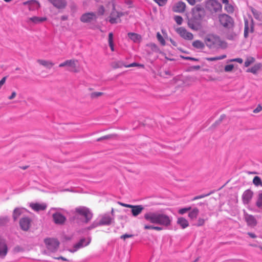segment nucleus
<instances>
[{
  "label": "nucleus",
  "mask_w": 262,
  "mask_h": 262,
  "mask_svg": "<svg viewBox=\"0 0 262 262\" xmlns=\"http://www.w3.org/2000/svg\"><path fill=\"white\" fill-rule=\"evenodd\" d=\"M145 220L150 223L168 227L171 225L172 217L162 211L148 212L144 215Z\"/></svg>",
  "instance_id": "obj_1"
},
{
  "label": "nucleus",
  "mask_w": 262,
  "mask_h": 262,
  "mask_svg": "<svg viewBox=\"0 0 262 262\" xmlns=\"http://www.w3.org/2000/svg\"><path fill=\"white\" fill-rule=\"evenodd\" d=\"M192 17L188 20V25L191 29L198 31L201 28V21L205 15L204 9L197 5L192 9Z\"/></svg>",
  "instance_id": "obj_2"
},
{
  "label": "nucleus",
  "mask_w": 262,
  "mask_h": 262,
  "mask_svg": "<svg viewBox=\"0 0 262 262\" xmlns=\"http://www.w3.org/2000/svg\"><path fill=\"white\" fill-rule=\"evenodd\" d=\"M205 42L210 48H219L222 47L224 43L219 36L213 35H208L205 38Z\"/></svg>",
  "instance_id": "obj_3"
},
{
  "label": "nucleus",
  "mask_w": 262,
  "mask_h": 262,
  "mask_svg": "<svg viewBox=\"0 0 262 262\" xmlns=\"http://www.w3.org/2000/svg\"><path fill=\"white\" fill-rule=\"evenodd\" d=\"M75 212L81 216L84 217V222H89L92 218L93 214L90 210L84 206H79L75 208Z\"/></svg>",
  "instance_id": "obj_4"
},
{
  "label": "nucleus",
  "mask_w": 262,
  "mask_h": 262,
  "mask_svg": "<svg viewBox=\"0 0 262 262\" xmlns=\"http://www.w3.org/2000/svg\"><path fill=\"white\" fill-rule=\"evenodd\" d=\"M207 9L211 13L221 12L222 5L216 0H210L206 4Z\"/></svg>",
  "instance_id": "obj_5"
},
{
  "label": "nucleus",
  "mask_w": 262,
  "mask_h": 262,
  "mask_svg": "<svg viewBox=\"0 0 262 262\" xmlns=\"http://www.w3.org/2000/svg\"><path fill=\"white\" fill-rule=\"evenodd\" d=\"M45 243L47 249L52 252H56L59 245V242L55 238H46L45 239Z\"/></svg>",
  "instance_id": "obj_6"
},
{
  "label": "nucleus",
  "mask_w": 262,
  "mask_h": 262,
  "mask_svg": "<svg viewBox=\"0 0 262 262\" xmlns=\"http://www.w3.org/2000/svg\"><path fill=\"white\" fill-rule=\"evenodd\" d=\"M220 24L225 28H230L232 26V18L228 15L222 14L219 16Z\"/></svg>",
  "instance_id": "obj_7"
},
{
  "label": "nucleus",
  "mask_w": 262,
  "mask_h": 262,
  "mask_svg": "<svg viewBox=\"0 0 262 262\" xmlns=\"http://www.w3.org/2000/svg\"><path fill=\"white\" fill-rule=\"evenodd\" d=\"M78 63V60L76 59H70L67 60L63 62H62L59 64V67L62 68L66 66L70 67L71 69L69 71L73 72H78V70L76 69V64Z\"/></svg>",
  "instance_id": "obj_8"
},
{
  "label": "nucleus",
  "mask_w": 262,
  "mask_h": 262,
  "mask_svg": "<svg viewBox=\"0 0 262 262\" xmlns=\"http://www.w3.org/2000/svg\"><path fill=\"white\" fill-rule=\"evenodd\" d=\"M90 242L91 239L89 238L87 239L82 238L79 241V242L74 245L72 249H69V251L74 253L79 249L88 246L90 243Z\"/></svg>",
  "instance_id": "obj_9"
},
{
  "label": "nucleus",
  "mask_w": 262,
  "mask_h": 262,
  "mask_svg": "<svg viewBox=\"0 0 262 262\" xmlns=\"http://www.w3.org/2000/svg\"><path fill=\"white\" fill-rule=\"evenodd\" d=\"M176 32L181 37L186 40H192L193 38V34L188 32L186 29L183 27H179L176 29Z\"/></svg>",
  "instance_id": "obj_10"
},
{
  "label": "nucleus",
  "mask_w": 262,
  "mask_h": 262,
  "mask_svg": "<svg viewBox=\"0 0 262 262\" xmlns=\"http://www.w3.org/2000/svg\"><path fill=\"white\" fill-rule=\"evenodd\" d=\"M244 219L246 222L247 225L249 227H254L257 225V221L253 215L249 214L248 213L245 212Z\"/></svg>",
  "instance_id": "obj_11"
},
{
  "label": "nucleus",
  "mask_w": 262,
  "mask_h": 262,
  "mask_svg": "<svg viewBox=\"0 0 262 262\" xmlns=\"http://www.w3.org/2000/svg\"><path fill=\"white\" fill-rule=\"evenodd\" d=\"M121 15L119 12L115 10V5L113 4V9L108 18L109 22L112 24L117 23Z\"/></svg>",
  "instance_id": "obj_12"
},
{
  "label": "nucleus",
  "mask_w": 262,
  "mask_h": 262,
  "mask_svg": "<svg viewBox=\"0 0 262 262\" xmlns=\"http://www.w3.org/2000/svg\"><path fill=\"white\" fill-rule=\"evenodd\" d=\"M96 19L95 13L89 12L83 14L80 17V20L83 23H90Z\"/></svg>",
  "instance_id": "obj_13"
},
{
  "label": "nucleus",
  "mask_w": 262,
  "mask_h": 262,
  "mask_svg": "<svg viewBox=\"0 0 262 262\" xmlns=\"http://www.w3.org/2000/svg\"><path fill=\"white\" fill-rule=\"evenodd\" d=\"M8 252V248L5 241L2 239H0V258H4Z\"/></svg>",
  "instance_id": "obj_14"
},
{
  "label": "nucleus",
  "mask_w": 262,
  "mask_h": 262,
  "mask_svg": "<svg viewBox=\"0 0 262 262\" xmlns=\"http://www.w3.org/2000/svg\"><path fill=\"white\" fill-rule=\"evenodd\" d=\"M253 194V192L250 189H247L244 192L242 195V200L244 204L249 203L252 199Z\"/></svg>",
  "instance_id": "obj_15"
},
{
  "label": "nucleus",
  "mask_w": 262,
  "mask_h": 262,
  "mask_svg": "<svg viewBox=\"0 0 262 262\" xmlns=\"http://www.w3.org/2000/svg\"><path fill=\"white\" fill-rule=\"evenodd\" d=\"M186 4L183 2H179L176 3L172 7L173 12L178 13H183L185 11Z\"/></svg>",
  "instance_id": "obj_16"
},
{
  "label": "nucleus",
  "mask_w": 262,
  "mask_h": 262,
  "mask_svg": "<svg viewBox=\"0 0 262 262\" xmlns=\"http://www.w3.org/2000/svg\"><path fill=\"white\" fill-rule=\"evenodd\" d=\"M53 219L56 224H62L66 220V217L58 212H55L53 214Z\"/></svg>",
  "instance_id": "obj_17"
},
{
  "label": "nucleus",
  "mask_w": 262,
  "mask_h": 262,
  "mask_svg": "<svg viewBox=\"0 0 262 262\" xmlns=\"http://www.w3.org/2000/svg\"><path fill=\"white\" fill-rule=\"evenodd\" d=\"M30 219L29 217H26L21 219L19 225L21 229L24 231L28 230L30 227Z\"/></svg>",
  "instance_id": "obj_18"
},
{
  "label": "nucleus",
  "mask_w": 262,
  "mask_h": 262,
  "mask_svg": "<svg viewBox=\"0 0 262 262\" xmlns=\"http://www.w3.org/2000/svg\"><path fill=\"white\" fill-rule=\"evenodd\" d=\"M129 208H132V213L133 216H137L139 214H140L143 210L144 209V207L142 205H131L128 206Z\"/></svg>",
  "instance_id": "obj_19"
},
{
  "label": "nucleus",
  "mask_w": 262,
  "mask_h": 262,
  "mask_svg": "<svg viewBox=\"0 0 262 262\" xmlns=\"http://www.w3.org/2000/svg\"><path fill=\"white\" fill-rule=\"evenodd\" d=\"M113 219L109 214H105L102 215L101 219L99 222L100 225H109L111 224Z\"/></svg>",
  "instance_id": "obj_20"
},
{
  "label": "nucleus",
  "mask_w": 262,
  "mask_h": 262,
  "mask_svg": "<svg viewBox=\"0 0 262 262\" xmlns=\"http://www.w3.org/2000/svg\"><path fill=\"white\" fill-rule=\"evenodd\" d=\"M49 1L55 7L58 9L64 8L67 5L66 0H49Z\"/></svg>",
  "instance_id": "obj_21"
},
{
  "label": "nucleus",
  "mask_w": 262,
  "mask_h": 262,
  "mask_svg": "<svg viewBox=\"0 0 262 262\" xmlns=\"http://www.w3.org/2000/svg\"><path fill=\"white\" fill-rule=\"evenodd\" d=\"M30 206L34 211H35L44 210L47 208V205L45 203H31L30 204Z\"/></svg>",
  "instance_id": "obj_22"
},
{
  "label": "nucleus",
  "mask_w": 262,
  "mask_h": 262,
  "mask_svg": "<svg viewBox=\"0 0 262 262\" xmlns=\"http://www.w3.org/2000/svg\"><path fill=\"white\" fill-rule=\"evenodd\" d=\"M24 5H28L29 9L30 10H34L38 9L39 7V4L36 1H30L23 3Z\"/></svg>",
  "instance_id": "obj_23"
},
{
  "label": "nucleus",
  "mask_w": 262,
  "mask_h": 262,
  "mask_svg": "<svg viewBox=\"0 0 262 262\" xmlns=\"http://www.w3.org/2000/svg\"><path fill=\"white\" fill-rule=\"evenodd\" d=\"M255 206L258 209L259 211L262 212V190L258 192Z\"/></svg>",
  "instance_id": "obj_24"
},
{
  "label": "nucleus",
  "mask_w": 262,
  "mask_h": 262,
  "mask_svg": "<svg viewBox=\"0 0 262 262\" xmlns=\"http://www.w3.org/2000/svg\"><path fill=\"white\" fill-rule=\"evenodd\" d=\"M222 2L225 4V10L228 13H233L234 9L233 5L230 3L229 0H221Z\"/></svg>",
  "instance_id": "obj_25"
},
{
  "label": "nucleus",
  "mask_w": 262,
  "mask_h": 262,
  "mask_svg": "<svg viewBox=\"0 0 262 262\" xmlns=\"http://www.w3.org/2000/svg\"><path fill=\"white\" fill-rule=\"evenodd\" d=\"M46 20L47 18L45 17L33 16L29 18L28 23L31 21L35 24H38L45 21Z\"/></svg>",
  "instance_id": "obj_26"
},
{
  "label": "nucleus",
  "mask_w": 262,
  "mask_h": 262,
  "mask_svg": "<svg viewBox=\"0 0 262 262\" xmlns=\"http://www.w3.org/2000/svg\"><path fill=\"white\" fill-rule=\"evenodd\" d=\"M38 63H39L40 64L44 66L45 67L50 69L54 65V63H53L51 61L49 60H42V59H38L37 60Z\"/></svg>",
  "instance_id": "obj_27"
},
{
  "label": "nucleus",
  "mask_w": 262,
  "mask_h": 262,
  "mask_svg": "<svg viewBox=\"0 0 262 262\" xmlns=\"http://www.w3.org/2000/svg\"><path fill=\"white\" fill-rule=\"evenodd\" d=\"M177 223L183 229H185L189 226L188 221L184 217H179L178 219Z\"/></svg>",
  "instance_id": "obj_28"
},
{
  "label": "nucleus",
  "mask_w": 262,
  "mask_h": 262,
  "mask_svg": "<svg viewBox=\"0 0 262 262\" xmlns=\"http://www.w3.org/2000/svg\"><path fill=\"white\" fill-rule=\"evenodd\" d=\"M199 210L197 208L192 209L188 214V216L191 220L195 219L198 215Z\"/></svg>",
  "instance_id": "obj_29"
},
{
  "label": "nucleus",
  "mask_w": 262,
  "mask_h": 262,
  "mask_svg": "<svg viewBox=\"0 0 262 262\" xmlns=\"http://www.w3.org/2000/svg\"><path fill=\"white\" fill-rule=\"evenodd\" d=\"M262 65L261 63H257L251 68L247 70V72H251L253 74H256L258 70L261 68Z\"/></svg>",
  "instance_id": "obj_30"
},
{
  "label": "nucleus",
  "mask_w": 262,
  "mask_h": 262,
  "mask_svg": "<svg viewBox=\"0 0 262 262\" xmlns=\"http://www.w3.org/2000/svg\"><path fill=\"white\" fill-rule=\"evenodd\" d=\"M128 36L135 42L139 41L141 39V36L135 33H128Z\"/></svg>",
  "instance_id": "obj_31"
},
{
  "label": "nucleus",
  "mask_w": 262,
  "mask_h": 262,
  "mask_svg": "<svg viewBox=\"0 0 262 262\" xmlns=\"http://www.w3.org/2000/svg\"><path fill=\"white\" fill-rule=\"evenodd\" d=\"M108 45L111 48L112 51H115L114 48V44L113 41V33L112 32H110L108 34Z\"/></svg>",
  "instance_id": "obj_32"
},
{
  "label": "nucleus",
  "mask_w": 262,
  "mask_h": 262,
  "mask_svg": "<svg viewBox=\"0 0 262 262\" xmlns=\"http://www.w3.org/2000/svg\"><path fill=\"white\" fill-rule=\"evenodd\" d=\"M250 31L252 32L253 28H252V27H251V28H249L248 20H245V28H244V36L245 37H247L249 32Z\"/></svg>",
  "instance_id": "obj_33"
},
{
  "label": "nucleus",
  "mask_w": 262,
  "mask_h": 262,
  "mask_svg": "<svg viewBox=\"0 0 262 262\" xmlns=\"http://www.w3.org/2000/svg\"><path fill=\"white\" fill-rule=\"evenodd\" d=\"M253 183L256 187H262V181L260 177L255 176L253 179Z\"/></svg>",
  "instance_id": "obj_34"
},
{
  "label": "nucleus",
  "mask_w": 262,
  "mask_h": 262,
  "mask_svg": "<svg viewBox=\"0 0 262 262\" xmlns=\"http://www.w3.org/2000/svg\"><path fill=\"white\" fill-rule=\"evenodd\" d=\"M192 46L194 48L198 49H202L204 47L203 42L199 40L194 41L192 43Z\"/></svg>",
  "instance_id": "obj_35"
},
{
  "label": "nucleus",
  "mask_w": 262,
  "mask_h": 262,
  "mask_svg": "<svg viewBox=\"0 0 262 262\" xmlns=\"http://www.w3.org/2000/svg\"><path fill=\"white\" fill-rule=\"evenodd\" d=\"M21 213V209L16 208L13 211V217L15 221H16L19 216Z\"/></svg>",
  "instance_id": "obj_36"
},
{
  "label": "nucleus",
  "mask_w": 262,
  "mask_h": 262,
  "mask_svg": "<svg viewBox=\"0 0 262 262\" xmlns=\"http://www.w3.org/2000/svg\"><path fill=\"white\" fill-rule=\"evenodd\" d=\"M124 66H126V64H124L122 61H118L112 63L113 67L115 69L120 68L124 67Z\"/></svg>",
  "instance_id": "obj_37"
},
{
  "label": "nucleus",
  "mask_w": 262,
  "mask_h": 262,
  "mask_svg": "<svg viewBox=\"0 0 262 262\" xmlns=\"http://www.w3.org/2000/svg\"><path fill=\"white\" fill-rule=\"evenodd\" d=\"M254 61H255L254 58H253L252 57H248L245 62V63H244L245 66L246 67H249L251 64L253 63L254 62Z\"/></svg>",
  "instance_id": "obj_38"
},
{
  "label": "nucleus",
  "mask_w": 262,
  "mask_h": 262,
  "mask_svg": "<svg viewBox=\"0 0 262 262\" xmlns=\"http://www.w3.org/2000/svg\"><path fill=\"white\" fill-rule=\"evenodd\" d=\"M252 13L253 14L254 18L257 20H260V17H261V13L257 10L254 9L252 10Z\"/></svg>",
  "instance_id": "obj_39"
},
{
  "label": "nucleus",
  "mask_w": 262,
  "mask_h": 262,
  "mask_svg": "<svg viewBox=\"0 0 262 262\" xmlns=\"http://www.w3.org/2000/svg\"><path fill=\"white\" fill-rule=\"evenodd\" d=\"M157 37L158 40L161 43V44L162 45L164 46L165 45V41L164 39L163 38V37H162V36L161 35V34L159 32L157 33Z\"/></svg>",
  "instance_id": "obj_40"
},
{
  "label": "nucleus",
  "mask_w": 262,
  "mask_h": 262,
  "mask_svg": "<svg viewBox=\"0 0 262 262\" xmlns=\"http://www.w3.org/2000/svg\"><path fill=\"white\" fill-rule=\"evenodd\" d=\"M9 221L8 217H0V226L5 225Z\"/></svg>",
  "instance_id": "obj_41"
},
{
  "label": "nucleus",
  "mask_w": 262,
  "mask_h": 262,
  "mask_svg": "<svg viewBox=\"0 0 262 262\" xmlns=\"http://www.w3.org/2000/svg\"><path fill=\"white\" fill-rule=\"evenodd\" d=\"M174 19L178 25H180L182 24L183 21V18L181 16L177 15L174 17Z\"/></svg>",
  "instance_id": "obj_42"
},
{
  "label": "nucleus",
  "mask_w": 262,
  "mask_h": 262,
  "mask_svg": "<svg viewBox=\"0 0 262 262\" xmlns=\"http://www.w3.org/2000/svg\"><path fill=\"white\" fill-rule=\"evenodd\" d=\"M156 3H157L160 6H164L167 0H154Z\"/></svg>",
  "instance_id": "obj_43"
},
{
  "label": "nucleus",
  "mask_w": 262,
  "mask_h": 262,
  "mask_svg": "<svg viewBox=\"0 0 262 262\" xmlns=\"http://www.w3.org/2000/svg\"><path fill=\"white\" fill-rule=\"evenodd\" d=\"M191 209V207H187V208H183L182 209H180L179 210V213L181 214H183L187 212L188 211L190 210Z\"/></svg>",
  "instance_id": "obj_44"
},
{
  "label": "nucleus",
  "mask_w": 262,
  "mask_h": 262,
  "mask_svg": "<svg viewBox=\"0 0 262 262\" xmlns=\"http://www.w3.org/2000/svg\"><path fill=\"white\" fill-rule=\"evenodd\" d=\"M98 226H100V225L99 224V222H94L93 223V224L90 227H88V229L91 230L92 229L96 228V227H97Z\"/></svg>",
  "instance_id": "obj_45"
},
{
  "label": "nucleus",
  "mask_w": 262,
  "mask_h": 262,
  "mask_svg": "<svg viewBox=\"0 0 262 262\" xmlns=\"http://www.w3.org/2000/svg\"><path fill=\"white\" fill-rule=\"evenodd\" d=\"M233 64H228L225 67L224 70L226 72H230L233 70Z\"/></svg>",
  "instance_id": "obj_46"
},
{
  "label": "nucleus",
  "mask_w": 262,
  "mask_h": 262,
  "mask_svg": "<svg viewBox=\"0 0 262 262\" xmlns=\"http://www.w3.org/2000/svg\"><path fill=\"white\" fill-rule=\"evenodd\" d=\"M205 223V220L202 218H199L198 220V223L195 225L197 226H202Z\"/></svg>",
  "instance_id": "obj_47"
},
{
  "label": "nucleus",
  "mask_w": 262,
  "mask_h": 262,
  "mask_svg": "<svg viewBox=\"0 0 262 262\" xmlns=\"http://www.w3.org/2000/svg\"><path fill=\"white\" fill-rule=\"evenodd\" d=\"M105 9L103 6H101L99 8L98 12L100 15H103L104 13Z\"/></svg>",
  "instance_id": "obj_48"
},
{
  "label": "nucleus",
  "mask_w": 262,
  "mask_h": 262,
  "mask_svg": "<svg viewBox=\"0 0 262 262\" xmlns=\"http://www.w3.org/2000/svg\"><path fill=\"white\" fill-rule=\"evenodd\" d=\"M209 195V194H203V195H198V196H195L193 199L192 200H199V199H202L203 198H205L207 196H208Z\"/></svg>",
  "instance_id": "obj_49"
},
{
  "label": "nucleus",
  "mask_w": 262,
  "mask_h": 262,
  "mask_svg": "<svg viewBox=\"0 0 262 262\" xmlns=\"http://www.w3.org/2000/svg\"><path fill=\"white\" fill-rule=\"evenodd\" d=\"M230 61L232 62H234V61L237 62L239 63H242L243 62V59L241 58H234V59H231Z\"/></svg>",
  "instance_id": "obj_50"
},
{
  "label": "nucleus",
  "mask_w": 262,
  "mask_h": 262,
  "mask_svg": "<svg viewBox=\"0 0 262 262\" xmlns=\"http://www.w3.org/2000/svg\"><path fill=\"white\" fill-rule=\"evenodd\" d=\"M133 236V234H123L122 236H121L120 238L121 239H126L127 238L132 237Z\"/></svg>",
  "instance_id": "obj_51"
},
{
  "label": "nucleus",
  "mask_w": 262,
  "mask_h": 262,
  "mask_svg": "<svg viewBox=\"0 0 262 262\" xmlns=\"http://www.w3.org/2000/svg\"><path fill=\"white\" fill-rule=\"evenodd\" d=\"M187 2L191 5L193 6L195 5L196 2H200L202 0H186Z\"/></svg>",
  "instance_id": "obj_52"
},
{
  "label": "nucleus",
  "mask_w": 262,
  "mask_h": 262,
  "mask_svg": "<svg viewBox=\"0 0 262 262\" xmlns=\"http://www.w3.org/2000/svg\"><path fill=\"white\" fill-rule=\"evenodd\" d=\"M138 65H139V63H136V62H133L129 64L124 66V67H126V68L134 67H137V66H138Z\"/></svg>",
  "instance_id": "obj_53"
},
{
  "label": "nucleus",
  "mask_w": 262,
  "mask_h": 262,
  "mask_svg": "<svg viewBox=\"0 0 262 262\" xmlns=\"http://www.w3.org/2000/svg\"><path fill=\"white\" fill-rule=\"evenodd\" d=\"M206 59H207V60L209 61H213L218 60H219V58L217 56H216V57H214L207 58Z\"/></svg>",
  "instance_id": "obj_54"
},
{
  "label": "nucleus",
  "mask_w": 262,
  "mask_h": 262,
  "mask_svg": "<svg viewBox=\"0 0 262 262\" xmlns=\"http://www.w3.org/2000/svg\"><path fill=\"white\" fill-rule=\"evenodd\" d=\"M262 110V107L260 105L257 106V107L253 110V113H257Z\"/></svg>",
  "instance_id": "obj_55"
},
{
  "label": "nucleus",
  "mask_w": 262,
  "mask_h": 262,
  "mask_svg": "<svg viewBox=\"0 0 262 262\" xmlns=\"http://www.w3.org/2000/svg\"><path fill=\"white\" fill-rule=\"evenodd\" d=\"M6 80V77H4L0 80V89L2 88L3 85L5 83Z\"/></svg>",
  "instance_id": "obj_56"
},
{
  "label": "nucleus",
  "mask_w": 262,
  "mask_h": 262,
  "mask_svg": "<svg viewBox=\"0 0 262 262\" xmlns=\"http://www.w3.org/2000/svg\"><path fill=\"white\" fill-rule=\"evenodd\" d=\"M102 93H101V92H94L92 94V96L93 97H99V96L102 95Z\"/></svg>",
  "instance_id": "obj_57"
},
{
  "label": "nucleus",
  "mask_w": 262,
  "mask_h": 262,
  "mask_svg": "<svg viewBox=\"0 0 262 262\" xmlns=\"http://www.w3.org/2000/svg\"><path fill=\"white\" fill-rule=\"evenodd\" d=\"M154 226L153 225H146L144 226V228L145 229H154Z\"/></svg>",
  "instance_id": "obj_58"
},
{
  "label": "nucleus",
  "mask_w": 262,
  "mask_h": 262,
  "mask_svg": "<svg viewBox=\"0 0 262 262\" xmlns=\"http://www.w3.org/2000/svg\"><path fill=\"white\" fill-rule=\"evenodd\" d=\"M184 59H186V60H193V61H198V59H196V58H193V57H183Z\"/></svg>",
  "instance_id": "obj_59"
},
{
  "label": "nucleus",
  "mask_w": 262,
  "mask_h": 262,
  "mask_svg": "<svg viewBox=\"0 0 262 262\" xmlns=\"http://www.w3.org/2000/svg\"><path fill=\"white\" fill-rule=\"evenodd\" d=\"M16 94L15 92L12 93L11 95L8 97L9 99L11 100L15 98Z\"/></svg>",
  "instance_id": "obj_60"
},
{
  "label": "nucleus",
  "mask_w": 262,
  "mask_h": 262,
  "mask_svg": "<svg viewBox=\"0 0 262 262\" xmlns=\"http://www.w3.org/2000/svg\"><path fill=\"white\" fill-rule=\"evenodd\" d=\"M163 229L162 227L160 226H154V230L157 231H161Z\"/></svg>",
  "instance_id": "obj_61"
},
{
  "label": "nucleus",
  "mask_w": 262,
  "mask_h": 262,
  "mask_svg": "<svg viewBox=\"0 0 262 262\" xmlns=\"http://www.w3.org/2000/svg\"><path fill=\"white\" fill-rule=\"evenodd\" d=\"M248 234L249 235L250 237H251L252 238H255V237H256V235L254 233H251V232H248Z\"/></svg>",
  "instance_id": "obj_62"
},
{
  "label": "nucleus",
  "mask_w": 262,
  "mask_h": 262,
  "mask_svg": "<svg viewBox=\"0 0 262 262\" xmlns=\"http://www.w3.org/2000/svg\"><path fill=\"white\" fill-rule=\"evenodd\" d=\"M109 138V136H103V137H101V138H100L98 139H97V141H100V140H102V139H107V138Z\"/></svg>",
  "instance_id": "obj_63"
},
{
  "label": "nucleus",
  "mask_w": 262,
  "mask_h": 262,
  "mask_svg": "<svg viewBox=\"0 0 262 262\" xmlns=\"http://www.w3.org/2000/svg\"><path fill=\"white\" fill-rule=\"evenodd\" d=\"M219 58V60H222V59H223L224 58H225L226 57V55H221V56H217Z\"/></svg>",
  "instance_id": "obj_64"
}]
</instances>
